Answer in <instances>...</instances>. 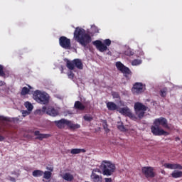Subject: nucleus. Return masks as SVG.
Wrapping results in <instances>:
<instances>
[{"label":"nucleus","instance_id":"nucleus-38","mask_svg":"<svg viewBox=\"0 0 182 182\" xmlns=\"http://www.w3.org/2000/svg\"><path fill=\"white\" fill-rule=\"evenodd\" d=\"M29 112L27 110H23L22 111V116L23 117H26V116H28Z\"/></svg>","mask_w":182,"mask_h":182},{"label":"nucleus","instance_id":"nucleus-20","mask_svg":"<svg viewBox=\"0 0 182 182\" xmlns=\"http://www.w3.org/2000/svg\"><path fill=\"white\" fill-rule=\"evenodd\" d=\"M66 66L69 70H75V62L73 60L72 61L67 60L66 61Z\"/></svg>","mask_w":182,"mask_h":182},{"label":"nucleus","instance_id":"nucleus-36","mask_svg":"<svg viewBox=\"0 0 182 182\" xmlns=\"http://www.w3.org/2000/svg\"><path fill=\"white\" fill-rule=\"evenodd\" d=\"M0 76H5V73L4 72V67L1 65H0Z\"/></svg>","mask_w":182,"mask_h":182},{"label":"nucleus","instance_id":"nucleus-1","mask_svg":"<svg viewBox=\"0 0 182 182\" xmlns=\"http://www.w3.org/2000/svg\"><path fill=\"white\" fill-rule=\"evenodd\" d=\"M160 126H162L164 129L170 130V126H168L167 119L161 117L159 118L155 119L154 121V125L151 127L152 134H154V136H168V132L164 131L160 127Z\"/></svg>","mask_w":182,"mask_h":182},{"label":"nucleus","instance_id":"nucleus-33","mask_svg":"<svg viewBox=\"0 0 182 182\" xmlns=\"http://www.w3.org/2000/svg\"><path fill=\"white\" fill-rule=\"evenodd\" d=\"M84 120H85V122H92L93 120V117H92V116L88 115V114H85L84 117Z\"/></svg>","mask_w":182,"mask_h":182},{"label":"nucleus","instance_id":"nucleus-10","mask_svg":"<svg viewBox=\"0 0 182 182\" xmlns=\"http://www.w3.org/2000/svg\"><path fill=\"white\" fill-rule=\"evenodd\" d=\"M43 113H46L48 116H51L52 117H56V116H59V111L55 109L53 107H43L42 108Z\"/></svg>","mask_w":182,"mask_h":182},{"label":"nucleus","instance_id":"nucleus-29","mask_svg":"<svg viewBox=\"0 0 182 182\" xmlns=\"http://www.w3.org/2000/svg\"><path fill=\"white\" fill-rule=\"evenodd\" d=\"M102 127L104 130H105V132H109L110 129H109V125L107 124V121L106 120L102 121Z\"/></svg>","mask_w":182,"mask_h":182},{"label":"nucleus","instance_id":"nucleus-11","mask_svg":"<svg viewBox=\"0 0 182 182\" xmlns=\"http://www.w3.org/2000/svg\"><path fill=\"white\" fill-rule=\"evenodd\" d=\"M59 43L60 46L61 48H63V49H70V39L68 38L65 36H61L59 38Z\"/></svg>","mask_w":182,"mask_h":182},{"label":"nucleus","instance_id":"nucleus-14","mask_svg":"<svg viewBox=\"0 0 182 182\" xmlns=\"http://www.w3.org/2000/svg\"><path fill=\"white\" fill-rule=\"evenodd\" d=\"M164 166L170 170H182V166L180 164H164Z\"/></svg>","mask_w":182,"mask_h":182},{"label":"nucleus","instance_id":"nucleus-32","mask_svg":"<svg viewBox=\"0 0 182 182\" xmlns=\"http://www.w3.org/2000/svg\"><path fill=\"white\" fill-rule=\"evenodd\" d=\"M26 107L28 109V112H32V110L33 109V105L28 102H26Z\"/></svg>","mask_w":182,"mask_h":182},{"label":"nucleus","instance_id":"nucleus-46","mask_svg":"<svg viewBox=\"0 0 182 182\" xmlns=\"http://www.w3.org/2000/svg\"><path fill=\"white\" fill-rule=\"evenodd\" d=\"M61 73H63V68L61 69Z\"/></svg>","mask_w":182,"mask_h":182},{"label":"nucleus","instance_id":"nucleus-43","mask_svg":"<svg viewBox=\"0 0 182 182\" xmlns=\"http://www.w3.org/2000/svg\"><path fill=\"white\" fill-rule=\"evenodd\" d=\"M5 140V136L0 135V141H4Z\"/></svg>","mask_w":182,"mask_h":182},{"label":"nucleus","instance_id":"nucleus-37","mask_svg":"<svg viewBox=\"0 0 182 182\" xmlns=\"http://www.w3.org/2000/svg\"><path fill=\"white\" fill-rule=\"evenodd\" d=\"M112 97H114V99H119L120 97V95H119V93L114 92H112Z\"/></svg>","mask_w":182,"mask_h":182},{"label":"nucleus","instance_id":"nucleus-44","mask_svg":"<svg viewBox=\"0 0 182 182\" xmlns=\"http://www.w3.org/2000/svg\"><path fill=\"white\" fill-rule=\"evenodd\" d=\"M0 86H5V82L0 81Z\"/></svg>","mask_w":182,"mask_h":182},{"label":"nucleus","instance_id":"nucleus-23","mask_svg":"<svg viewBox=\"0 0 182 182\" xmlns=\"http://www.w3.org/2000/svg\"><path fill=\"white\" fill-rule=\"evenodd\" d=\"M119 112L121 113V114H124L125 116L128 117L129 114H130L131 112L130 109H129L128 107L121 108L119 109Z\"/></svg>","mask_w":182,"mask_h":182},{"label":"nucleus","instance_id":"nucleus-19","mask_svg":"<svg viewBox=\"0 0 182 182\" xmlns=\"http://www.w3.org/2000/svg\"><path fill=\"white\" fill-rule=\"evenodd\" d=\"M91 178L94 182H102V177L93 172L91 174Z\"/></svg>","mask_w":182,"mask_h":182},{"label":"nucleus","instance_id":"nucleus-26","mask_svg":"<svg viewBox=\"0 0 182 182\" xmlns=\"http://www.w3.org/2000/svg\"><path fill=\"white\" fill-rule=\"evenodd\" d=\"M70 129H80V125L79 124H73L72 122L69 121V124L68 125Z\"/></svg>","mask_w":182,"mask_h":182},{"label":"nucleus","instance_id":"nucleus-28","mask_svg":"<svg viewBox=\"0 0 182 182\" xmlns=\"http://www.w3.org/2000/svg\"><path fill=\"white\" fill-rule=\"evenodd\" d=\"M124 55H126V56H133V55H134V52L130 48H128L125 50Z\"/></svg>","mask_w":182,"mask_h":182},{"label":"nucleus","instance_id":"nucleus-3","mask_svg":"<svg viewBox=\"0 0 182 182\" xmlns=\"http://www.w3.org/2000/svg\"><path fill=\"white\" fill-rule=\"evenodd\" d=\"M33 97L36 102L40 105H48L49 103V95L46 92H42L39 90L34 92Z\"/></svg>","mask_w":182,"mask_h":182},{"label":"nucleus","instance_id":"nucleus-39","mask_svg":"<svg viewBox=\"0 0 182 182\" xmlns=\"http://www.w3.org/2000/svg\"><path fill=\"white\" fill-rule=\"evenodd\" d=\"M74 77H75V74H73V73L70 72V73H68V77H69V79H73Z\"/></svg>","mask_w":182,"mask_h":182},{"label":"nucleus","instance_id":"nucleus-24","mask_svg":"<svg viewBox=\"0 0 182 182\" xmlns=\"http://www.w3.org/2000/svg\"><path fill=\"white\" fill-rule=\"evenodd\" d=\"M33 177H42L43 176V171L35 170L32 173Z\"/></svg>","mask_w":182,"mask_h":182},{"label":"nucleus","instance_id":"nucleus-9","mask_svg":"<svg viewBox=\"0 0 182 182\" xmlns=\"http://www.w3.org/2000/svg\"><path fill=\"white\" fill-rule=\"evenodd\" d=\"M145 90L146 85H143L141 82H136L132 88L133 95H140V93H143Z\"/></svg>","mask_w":182,"mask_h":182},{"label":"nucleus","instance_id":"nucleus-7","mask_svg":"<svg viewBox=\"0 0 182 182\" xmlns=\"http://www.w3.org/2000/svg\"><path fill=\"white\" fill-rule=\"evenodd\" d=\"M141 173L146 178H154L156 177V172L154 168L151 166H144L141 168Z\"/></svg>","mask_w":182,"mask_h":182},{"label":"nucleus","instance_id":"nucleus-15","mask_svg":"<svg viewBox=\"0 0 182 182\" xmlns=\"http://www.w3.org/2000/svg\"><path fill=\"white\" fill-rule=\"evenodd\" d=\"M34 136H37L36 137V140H40L41 141H42V140H43V139H49V137H50V134H41V132L39 131H35L34 132Z\"/></svg>","mask_w":182,"mask_h":182},{"label":"nucleus","instance_id":"nucleus-17","mask_svg":"<svg viewBox=\"0 0 182 182\" xmlns=\"http://www.w3.org/2000/svg\"><path fill=\"white\" fill-rule=\"evenodd\" d=\"M107 107L108 109V110H117V105H116L114 102H109L107 103Z\"/></svg>","mask_w":182,"mask_h":182},{"label":"nucleus","instance_id":"nucleus-47","mask_svg":"<svg viewBox=\"0 0 182 182\" xmlns=\"http://www.w3.org/2000/svg\"><path fill=\"white\" fill-rule=\"evenodd\" d=\"M29 89H32V87L31 85H28Z\"/></svg>","mask_w":182,"mask_h":182},{"label":"nucleus","instance_id":"nucleus-12","mask_svg":"<svg viewBox=\"0 0 182 182\" xmlns=\"http://www.w3.org/2000/svg\"><path fill=\"white\" fill-rule=\"evenodd\" d=\"M89 104H90V102H85V105L80 101H75V104H74V108L76 110L83 111L86 109V107H87V105H89Z\"/></svg>","mask_w":182,"mask_h":182},{"label":"nucleus","instance_id":"nucleus-27","mask_svg":"<svg viewBox=\"0 0 182 182\" xmlns=\"http://www.w3.org/2000/svg\"><path fill=\"white\" fill-rule=\"evenodd\" d=\"M29 92H30L29 88L24 87L21 90V96H26V95H28V93H29Z\"/></svg>","mask_w":182,"mask_h":182},{"label":"nucleus","instance_id":"nucleus-41","mask_svg":"<svg viewBox=\"0 0 182 182\" xmlns=\"http://www.w3.org/2000/svg\"><path fill=\"white\" fill-rule=\"evenodd\" d=\"M46 170H48V171H50V173H52V171H53V166H47L46 167Z\"/></svg>","mask_w":182,"mask_h":182},{"label":"nucleus","instance_id":"nucleus-34","mask_svg":"<svg viewBox=\"0 0 182 182\" xmlns=\"http://www.w3.org/2000/svg\"><path fill=\"white\" fill-rule=\"evenodd\" d=\"M160 95L161 96V97H166V96H167V92L166 91V90H161L160 91Z\"/></svg>","mask_w":182,"mask_h":182},{"label":"nucleus","instance_id":"nucleus-35","mask_svg":"<svg viewBox=\"0 0 182 182\" xmlns=\"http://www.w3.org/2000/svg\"><path fill=\"white\" fill-rule=\"evenodd\" d=\"M117 128L119 129V130H120L121 132H124L126 130V128H124V126L123 125V124H120L117 126Z\"/></svg>","mask_w":182,"mask_h":182},{"label":"nucleus","instance_id":"nucleus-22","mask_svg":"<svg viewBox=\"0 0 182 182\" xmlns=\"http://www.w3.org/2000/svg\"><path fill=\"white\" fill-rule=\"evenodd\" d=\"M62 178L63 180H65V181H73V175L69 173H65Z\"/></svg>","mask_w":182,"mask_h":182},{"label":"nucleus","instance_id":"nucleus-40","mask_svg":"<svg viewBox=\"0 0 182 182\" xmlns=\"http://www.w3.org/2000/svg\"><path fill=\"white\" fill-rule=\"evenodd\" d=\"M0 120H3L4 122H8V118L4 116H0Z\"/></svg>","mask_w":182,"mask_h":182},{"label":"nucleus","instance_id":"nucleus-4","mask_svg":"<svg viewBox=\"0 0 182 182\" xmlns=\"http://www.w3.org/2000/svg\"><path fill=\"white\" fill-rule=\"evenodd\" d=\"M102 167L104 176H112L116 171V165L109 161H103Z\"/></svg>","mask_w":182,"mask_h":182},{"label":"nucleus","instance_id":"nucleus-8","mask_svg":"<svg viewBox=\"0 0 182 182\" xmlns=\"http://www.w3.org/2000/svg\"><path fill=\"white\" fill-rule=\"evenodd\" d=\"M116 68H117V69H118V70H119V72L123 73V75H124V76H125V77H127L128 75H132V71L130 70V68L125 66L120 61H118L116 63Z\"/></svg>","mask_w":182,"mask_h":182},{"label":"nucleus","instance_id":"nucleus-21","mask_svg":"<svg viewBox=\"0 0 182 182\" xmlns=\"http://www.w3.org/2000/svg\"><path fill=\"white\" fill-rule=\"evenodd\" d=\"M71 154H80V153H86L85 149H73L70 151Z\"/></svg>","mask_w":182,"mask_h":182},{"label":"nucleus","instance_id":"nucleus-30","mask_svg":"<svg viewBox=\"0 0 182 182\" xmlns=\"http://www.w3.org/2000/svg\"><path fill=\"white\" fill-rule=\"evenodd\" d=\"M128 117H129V119H132V120H134V122H136V120H139V116H136L134 114L129 112Z\"/></svg>","mask_w":182,"mask_h":182},{"label":"nucleus","instance_id":"nucleus-25","mask_svg":"<svg viewBox=\"0 0 182 182\" xmlns=\"http://www.w3.org/2000/svg\"><path fill=\"white\" fill-rule=\"evenodd\" d=\"M52 177V172L49 171H46L43 172V178H45L46 180H49Z\"/></svg>","mask_w":182,"mask_h":182},{"label":"nucleus","instance_id":"nucleus-42","mask_svg":"<svg viewBox=\"0 0 182 182\" xmlns=\"http://www.w3.org/2000/svg\"><path fill=\"white\" fill-rule=\"evenodd\" d=\"M105 182H112V178H105Z\"/></svg>","mask_w":182,"mask_h":182},{"label":"nucleus","instance_id":"nucleus-45","mask_svg":"<svg viewBox=\"0 0 182 182\" xmlns=\"http://www.w3.org/2000/svg\"><path fill=\"white\" fill-rule=\"evenodd\" d=\"M95 33H99V29L97 28V30H95Z\"/></svg>","mask_w":182,"mask_h":182},{"label":"nucleus","instance_id":"nucleus-31","mask_svg":"<svg viewBox=\"0 0 182 182\" xmlns=\"http://www.w3.org/2000/svg\"><path fill=\"white\" fill-rule=\"evenodd\" d=\"M132 66H138V65H141V60L139 59H134L132 62Z\"/></svg>","mask_w":182,"mask_h":182},{"label":"nucleus","instance_id":"nucleus-5","mask_svg":"<svg viewBox=\"0 0 182 182\" xmlns=\"http://www.w3.org/2000/svg\"><path fill=\"white\" fill-rule=\"evenodd\" d=\"M134 109L135 110V114L139 117V120H141L144 117V114H146L144 112H146L148 107L143 105V103L138 102H135Z\"/></svg>","mask_w":182,"mask_h":182},{"label":"nucleus","instance_id":"nucleus-18","mask_svg":"<svg viewBox=\"0 0 182 182\" xmlns=\"http://www.w3.org/2000/svg\"><path fill=\"white\" fill-rule=\"evenodd\" d=\"M171 176V177H173V178H180L181 177H182V171L175 170L172 172Z\"/></svg>","mask_w":182,"mask_h":182},{"label":"nucleus","instance_id":"nucleus-16","mask_svg":"<svg viewBox=\"0 0 182 182\" xmlns=\"http://www.w3.org/2000/svg\"><path fill=\"white\" fill-rule=\"evenodd\" d=\"M75 67L77 68V69H80L82 70L83 69V63H82V60L79 58H76L73 60Z\"/></svg>","mask_w":182,"mask_h":182},{"label":"nucleus","instance_id":"nucleus-13","mask_svg":"<svg viewBox=\"0 0 182 182\" xmlns=\"http://www.w3.org/2000/svg\"><path fill=\"white\" fill-rule=\"evenodd\" d=\"M54 123L58 129H65V126H68L69 124V120L61 119L58 121H54Z\"/></svg>","mask_w":182,"mask_h":182},{"label":"nucleus","instance_id":"nucleus-6","mask_svg":"<svg viewBox=\"0 0 182 182\" xmlns=\"http://www.w3.org/2000/svg\"><path fill=\"white\" fill-rule=\"evenodd\" d=\"M92 44L94 46H96V48L100 52H106V50L109 49L107 46H110V45H112V41H110V39H105L104 41V43H102L100 40H96L95 41L92 42Z\"/></svg>","mask_w":182,"mask_h":182},{"label":"nucleus","instance_id":"nucleus-2","mask_svg":"<svg viewBox=\"0 0 182 182\" xmlns=\"http://www.w3.org/2000/svg\"><path fill=\"white\" fill-rule=\"evenodd\" d=\"M74 38L80 45L82 46L83 48H86V46L92 42V36L86 33V30L79 27L75 28Z\"/></svg>","mask_w":182,"mask_h":182}]
</instances>
